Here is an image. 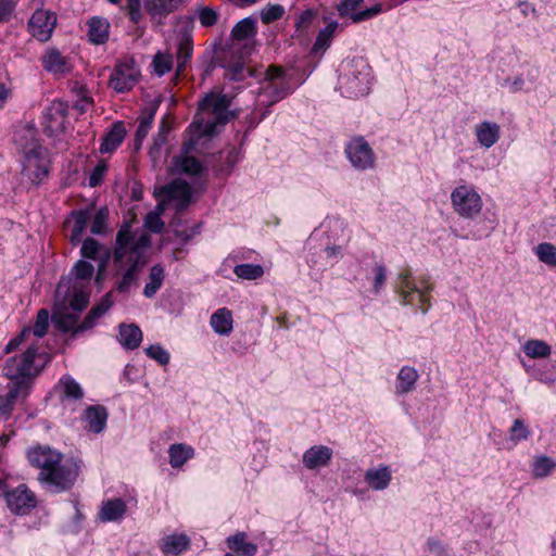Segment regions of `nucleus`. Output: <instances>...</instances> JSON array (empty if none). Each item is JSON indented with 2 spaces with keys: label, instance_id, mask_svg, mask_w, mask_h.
<instances>
[{
  "label": "nucleus",
  "instance_id": "obj_1",
  "mask_svg": "<svg viewBox=\"0 0 556 556\" xmlns=\"http://www.w3.org/2000/svg\"><path fill=\"white\" fill-rule=\"evenodd\" d=\"M230 98L223 93H208L199 103V110L194 121L190 125L191 136L185 140L180 153L173 157L172 166L175 173L197 176L203 170L201 162L190 155L195 149L198 140L212 136L218 126L225 125L231 113L229 111Z\"/></svg>",
  "mask_w": 556,
  "mask_h": 556
},
{
  "label": "nucleus",
  "instance_id": "obj_2",
  "mask_svg": "<svg viewBox=\"0 0 556 556\" xmlns=\"http://www.w3.org/2000/svg\"><path fill=\"white\" fill-rule=\"evenodd\" d=\"M149 245L150 237L143 232H131L128 224L117 231L114 260L123 270L115 286L119 293H128L138 286L139 276L147 264L144 251Z\"/></svg>",
  "mask_w": 556,
  "mask_h": 556
},
{
  "label": "nucleus",
  "instance_id": "obj_3",
  "mask_svg": "<svg viewBox=\"0 0 556 556\" xmlns=\"http://www.w3.org/2000/svg\"><path fill=\"white\" fill-rule=\"evenodd\" d=\"M302 83L293 70H283L277 65L268 66L256 98L257 106H265L266 110L258 118L251 119L250 127H255L269 114V106L291 94Z\"/></svg>",
  "mask_w": 556,
  "mask_h": 556
},
{
  "label": "nucleus",
  "instance_id": "obj_4",
  "mask_svg": "<svg viewBox=\"0 0 556 556\" xmlns=\"http://www.w3.org/2000/svg\"><path fill=\"white\" fill-rule=\"evenodd\" d=\"M393 289L402 305L410 306L424 315L429 312L433 283L428 275L415 276L409 268L403 269L396 275Z\"/></svg>",
  "mask_w": 556,
  "mask_h": 556
},
{
  "label": "nucleus",
  "instance_id": "obj_5",
  "mask_svg": "<svg viewBox=\"0 0 556 556\" xmlns=\"http://www.w3.org/2000/svg\"><path fill=\"white\" fill-rule=\"evenodd\" d=\"M371 85V68L364 58L342 62L338 78V89L342 96L351 99L365 97L369 93Z\"/></svg>",
  "mask_w": 556,
  "mask_h": 556
},
{
  "label": "nucleus",
  "instance_id": "obj_6",
  "mask_svg": "<svg viewBox=\"0 0 556 556\" xmlns=\"http://www.w3.org/2000/svg\"><path fill=\"white\" fill-rule=\"evenodd\" d=\"M26 142L21 144L23 179H26L31 186L40 185L49 175L50 159L49 151L31 131L25 136Z\"/></svg>",
  "mask_w": 556,
  "mask_h": 556
},
{
  "label": "nucleus",
  "instance_id": "obj_7",
  "mask_svg": "<svg viewBox=\"0 0 556 556\" xmlns=\"http://www.w3.org/2000/svg\"><path fill=\"white\" fill-rule=\"evenodd\" d=\"M26 345L25 352L5 361L2 371L10 382L23 381L29 390L30 378L37 376L48 363V354L43 351L39 352L36 343Z\"/></svg>",
  "mask_w": 556,
  "mask_h": 556
},
{
  "label": "nucleus",
  "instance_id": "obj_8",
  "mask_svg": "<svg viewBox=\"0 0 556 556\" xmlns=\"http://www.w3.org/2000/svg\"><path fill=\"white\" fill-rule=\"evenodd\" d=\"M80 471V462L74 458H62L39 481L53 493L70 490L76 482Z\"/></svg>",
  "mask_w": 556,
  "mask_h": 556
},
{
  "label": "nucleus",
  "instance_id": "obj_9",
  "mask_svg": "<svg viewBox=\"0 0 556 556\" xmlns=\"http://www.w3.org/2000/svg\"><path fill=\"white\" fill-rule=\"evenodd\" d=\"M344 154L351 166L356 170H371L376 166V154L362 136L353 137L346 142Z\"/></svg>",
  "mask_w": 556,
  "mask_h": 556
},
{
  "label": "nucleus",
  "instance_id": "obj_10",
  "mask_svg": "<svg viewBox=\"0 0 556 556\" xmlns=\"http://www.w3.org/2000/svg\"><path fill=\"white\" fill-rule=\"evenodd\" d=\"M454 211L465 218H472L482 208L480 194L470 185L457 186L451 193Z\"/></svg>",
  "mask_w": 556,
  "mask_h": 556
},
{
  "label": "nucleus",
  "instance_id": "obj_11",
  "mask_svg": "<svg viewBox=\"0 0 556 556\" xmlns=\"http://www.w3.org/2000/svg\"><path fill=\"white\" fill-rule=\"evenodd\" d=\"M256 33V20L252 16L242 18L231 30L230 48L239 50L242 58L250 55L255 48Z\"/></svg>",
  "mask_w": 556,
  "mask_h": 556
},
{
  "label": "nucleus",
  "instance_id": "obj_12",
  "mask_svg": "<svg viewBox=\"0 0 556 556\" xmlns=\"http://www.w3.org/2000/svg\"><path fill=\"white\" fill-rule=\"evenodd\" d=\"M49 312L45 308L38 311L35 325L33 327H24L18 336L11 339L4 348L5 353H11L16 350L21 344L35 343L33 337L36 339L43 338L49 329Z\"/></svg>",
  "mask_w": 556,
  "mask_h": 556
},
{
  "label": "nucleus",
  "instance_id": "obj_13",
  "mask_svg": "<svg viewBox=\"0 0 556 556\" xmlns=\"http://www.w3.org/2000/svg\"><path fill=\"white\" fill-rule=\"evenodd\" d=\"M55 300L68 302L75 312H81L89 303V290L87 287L70 285V279H62L55 290Z\"/></svg>",
  "mask_w": 556,
  "mask_h": 556
},
{
  "label": "nucleus",
  "instance_id": "obj_14",
  "mask_svg": "<svg viewBox=\"0 0 556 556\" xmlns=\"http://www.w3.org/2000/svg\"><path fill=\"white\" fill-rule=\"evenodd\" d=\"M139 75L140 71L132 61L121 62L111 74L110 86L116 92H127L138 83Z\"/></svg>",
  "mask_w": 556,
  "mask_h": 556
},
{
  "label": "nucleus",
  "instance_id": "obj_15",
  "mask_svg": "<svg viewBox=\"0 0 556 556\" xmlns=\"http://www.w3.org/2000/svg\"><path fill=\"white\" fill-rule=\"evenodd\" d=\"M56 25V15L49 11L37 8L28 21V30L34 38L41 42L48 41Z\"/></svg>",
  "mask_w": 556,
  "mask_h": 556
},
{
  "label": "nucleus",
  "instance_id": "obj_16",
  "mask_svg": "<svg viewBox=\"0 0 556 556\" xmlns=\"http://www.w3.org/2000/svg\"><path fill=\"white\" fill-rule=\"evenodd\" d=\"M9 509L17 515H25L36 506V496L25 484L5 492L4 494Z\"/></svg>",
  "mask_w": 556,
  "mask_h": 556
},
{
  "label": "nucleus",
  "instance_id": "obj_17",
  "mask_svg": "<svg viewBox=\"0 0 556 556\" xmlns=\"http://www.w3.org/2000/svg\"><path fill=\"white\" fill-rule=\"evenodd\" d=\"M27 457L33 466L40 469L38 476V480H40L53 466L58 465L63 455L49 446H38L29 450Z\"/></svg>",
  "mask_w": 556,
  "mask_h": 556
},
{
  "label": "nucleus",
  "instance_id": "obj_18",
  "mask_svg": "<svg viewBox=\"0 0 556 556\" xmlns=\"http://www.w3.org/2000/svg\"><path fill=\"white\" fill-rule=\"evenodd\" d=\"M165 201H175L177 211L185 210L191 201L192 188L182 179H174L160 190Z\"/></svg>",
  "mask_w": 556,
  "mask_h": 556
},
{
  "label": "nucleus",
  "instance_id": "obj_19",
  "mask_svg": "<svg viewBox=\"0 0 556 556\" xmlns=\"http://www.w3.org/2000/svg\"><path fill=\"white\" fill-rule=\"evenodd\" d=\"M333 451L323 444L308 447L302 455V465L309 471H317L328 467L332 460Z\"/></svg>",
  "mask_w": 556,
  "mask_h": 556
},
{
  "label": "nucleus",
  "instance_id": "obj_20",
  "mask_svg": "<svg viewBox=\"0 0 556 556\" xmlns=\"http://www.w3.org/2000/svg\"><path fill=\"white\" fill-rule=\"evenodd\" d=\"M7 393L0 396V416L7 419L14 408L17 400L24 399L28 394L27 386L21 382H9Z\"/></svg>",
  "mask_w": 556,
  "mask_h": 556
},
{
  "label": "nucleus",
  "instance_id": "obj_21",
  "mask_svg": "<svg viewBox=\"0 0 556 556\" xmlns=\"http://www.w3.org/2000/svg\"><path fill=\"white\" fill-rule=\"evenodd\" d=\"M419 374L413 366H402L396 374L394 393L397 396H405L416 390Z\"/></svg>",
  "mask_w": 556,
  "mask_h": 556
},
{
  "label": "nucleus",
  "instance_id": "obj_22",
  "mask_svg": "<svg viewBox=\"0 0 556 556\" xmlns=\"http://www.w3.org/2000/svg\"><path fill=\"white\" fill-rule=\"evenodd\" d=\"M364 481L372 491H384L392 481V470L382 464L368 468L364 473Z\"/></svg>",
  "mask_w": 556,
  "mask_h": 556
},
{
  "label": "nucleus",
  "instance_id": "obj_23",
  "mask_svg": "<svg viewBox=\"0 0 556 556\" xmlns=\"http://www.w3.org/2000/svg\"><path fill=\"white\" fill-rule=\"evenodd\" d=\"M225 542L229 552L238 556H255L258 552L257 544L250 541L248 533L243 531L229 535Z\"/></svg>",
  "mask_w": 556,
  "mask_h": 556
},
{
  "label": "nucleus",
  "instance_id": "obj_24",
  "mask_svg": "<svg viewBox=\"0 0 556 556\" xmlns=\"http://www.w3.org/2000/svg\"><path fill=\"white\" fill-rule=\"evenodd\" d=\"M475 135L481 147L490 149L501 137V126L495 122L483 121L475 126Z\"/></svg>",
  "mask_w": 556,
  "mask_h": 556
},
{
  "label": "nucleus",
  "instance_id": "obj_25",
  "mask_svg": "<svg viewBox=\"0 0 556 556\" xmlns=\"http://www.w3.org/2000/svg\"><path fill=\"white\" fill-rule=\"evenodd\" d=\"M108 410L102 405H91L87 407L83 415V420L86 422V428L89 432L101 433L108 421Z\"/></svg>",
  "mask_w": 556,
  "mask_h": 556
},
{
  "label": "nucleus",
  "instance_id": "obj_26",
  "mask_svg": "<svg viewBox=\"0 0 556 556\" xmlns=\"http://www.w3.org/2000/svg\"><path fill=\"white\" fill-rule=\"evenodd\" d=\"M127 505L123 498H110L103 501L98 513L101 522H115L124 518Z\"/></svg>",
  "mask_w": 556,
  "mask_h": 556
},
{
  "label": "nucleus",
  "instance_id": "obj_27",
  "mask_svg": "<svg viewBox=\"0 0 556 556\" xmlns=\"http://www.w3.org/2000/svg\"><path fill=\"white\" fill-rule=\"evenodd\" d=\"M210 326L219 336L228 337L233 330L232 312L227 307L216 309L210 318Z\"/></svg>",
  "mask_w": 556,
  "mask_h": 556
},
{
  "label": "nucleus",
  "instance_id": "obj_28",
  "mask_svg": "<svg viewBox=\"0 0 556 556\" xmlns=\"http://www.w3.org/2000/svg\"><path fill=\"white\" fill-rule=\"evenodd\" d=\"M365 279L370 285L369 293L374 296H380L386 289L388 279V268L384 263L376 262Z\"/></svg>",
  "mask_w": 556,
  "mask_h": 556
},
{
  "label": "nucleus",
  "instance_id": "obj_29",
  "mask_svg": "<svg viewBox=\"0 0 556 556\" xmlns=\"http://www.w3.org/2000/svg\"><path fill=\"white\" fill-rule=\"evenodd\" d=\"M113 303L112 292H108L101 298L100 302L90 309L76 331L91 329L96 325L97 320L112 307Z\"/></svg>",
  "mask_w": 556,
  "mask_h": 556
},
{
  "label": "nucleus",
  "instance_id": "obj_30",
  "mask_svg": "<svg viewBox=\"0 0 556 556\" xmlns=\"http://www.w3.org/2000/svg\"><path fill=\"white\" fill-rule=\"evenodd\" d=\"M42 66L55 75H64L71 71V64L66 56L58 50H49L42 58Z\"/></svg>",
  "mask_w": 556,
  "mask_h": 556
},
{
  "label": "nucleus",
  "instance_id": "obj_31",
  "mask_svg": "<svg viewBox=\"0 0 556 556\" xmlns=\"http://www.w3.org/2000/svg\"><path fill=\"white\" fill-rule=\"evenodd\" d=\"M126 130L122 122H116L111 129L104 135L100 144L101 153H111L115 151L124 141Z\"/></svg>",
  "mask_w": 556,
  "mask_h": 556
},
{
  "label": "nucleus",
  "instance_id": "obj_32",
  "mask_svg": "<svg viewBox=\"0 0 556 556\" xmlns=\"http://www.w3.org/2000/svg\"><path fill=\"white\" fill-rule=\"evenodd\" d=\"M343 248L337 244L326 245L319 255L324 262L319 263L317 260L313 257L308 258L307 262L311 267L317 268L318 270H324L327 266H333L343 257Z\"/></svg>",
  "mask_w": 556,
  "mask_h": 556
},
{
  "label": "nucleus",
  "instance_id": "obj_33",
  "mask_svg": "<svg viewBox=\"0 0 556 556\" xmlns=\"http://www.w3.org/2000/svg\"><path fill=\"white\" fill-rule=\"evenodd\" d=\"M118 341L126 350L137 349L142 341V331L136 324H121L118 327Z\"/></svg>",
  "mask_w": 556,
  "mask_h": 556
},
{
  "label": "nucleus",
  "instance_id": "obj_34",
  "mask_svg": "<svg viewBox=\"0 0 556 556\" xmlns=\"http://www.w3.org/2000/svg\"><path fill=\"white\" fill-rule=\"evenodd\" d=\"M168 458L172 468H181L188 460L194 457L195 451L186 443H174L168 447Z\"/></svg>",
  "mask_w": 556,
  "mask_h": 556
},
{
  "label": "nucleus",
  "instance_id": "obj_35",
  "mask_svg": "<svg viewBox=\"0 0 556 556\" xmlns=\"http://www.w3.org/2000/svg\"><path fill=\"white\" fill-rule=\"evenodd\" d=\"M88 222L89 213L87 211L72 213L71 219L66 223V227L71 228L70 240L72 244L76 245L81 242V237L87 228Z\"/></svg>",
  "mask_w": 556,
  "mask_h": 556
},
{
  "label": "nucleus",
  "instance_id": "obj_36",
  "mask_svg": "<svg viewBox=\"0 0 556 556\" xmlns=\"http://www.w3.org/2000/svg\"><path fill=\"white\" fill-rule=\"evenodd\" d=\"M94 273V267L91 263L79 260L72 268L70 276V285L88 287Z\"/></svg>",
  "mask_w": 556,
  "mask_h": 556
},
{
  "label": "nucleus",
  "instance_id": "obj_37",
  "mask_svg": "<svg viewBox=\"0 0 556 556\" xmlns=\"http://www.w3.org/2000/svg\"><path fill=\"white\" fill-rule=\"evenodd\" d=\"M80 254L84 258L101 261L102 265L108 261L110 251L96 239L87 238L83 241Z\"/></svg>",
  "mask_w": 556,
  "mask_h": 556
},
{
  "label": "nucleus",
  "instance_id": "obj_38",
  "mask_svg": "<svg viewBox=\"0 0 556 556\" xmlns=\"http://www.w3.org/2000/svg\"><path fill=\"white\" fill-rule=\"evenodd\" d=\"M179 3L180 0H148L146 9L152 20L161 22L162 18L176 10Z\"/></svg>",
  "mask_w": 556,
  "mask_h": 556
},
{
  "label": "nucleus",
  "instance_id": "obj_39",
  "mask_svg": "<svg viewBox=\"0 0 556 556\" xmlns=\"http://www.w3.org/2000/svg\"><path fill=\"white\" fill-rule=\"evenodd\" d=\"M190 540L186 534H169L162 541L161 548L164 554L178 556L188 549Z\"/></svg>",
  "mask_w": 556,
  "mask_h": 556
},
{
  "label": "nucleus",
  "instance_id": "obj_40",
  "mask_svg": "<svg viewBox=\"0 0 556 556\" xmlns=\"http://www.w3.org/2000/svg\"><path fill=\"white\" fill-rule=\"evenodd\" d=\"M109 23L104 18L92 17L88 23V37L92 43H104L109 38Z\"/></svg>",
  "mask_w": 556,
  "mask_h": 556
},
{
  "label": "nucleus",
  "instance_id": "obj_41",
  "mask_svg": "<svg viewBox=\"0 0 556 556\" xmlns=\"http://www.w3.org/2000/svg\"><path fill=\"white\" fill-rule=\"evenodd\" d=\"M164 279V267L160 264L153 265L149 273V280L143 288L144 296L148 299L153 298L163 286Z\"/></svg>",
  "mask_w": 556,
  "mask_h": 556
},
{
  "label": "nucleus",
  "instance_id": "obj_42",
  "mask_svg": "<svg viewBox=\"0 0 556 556\" xmlns=\"http://www.w3.org/2000/svg\"><path fill=\"white\" fill-rule=\"evenodd\" d=\"M523 353L530 358H546L552 353V348L543 340L530 339L522 345Z\"/></svg>",
  "mask_w": 556,
  "mask_h": 556
},
{
  "label": "nucleus",
  "instance_id": "obj_43",
  "mask_svg": "<svg viewBox=\"0 0 556 556\" xmlns=\"http://www.w3.org/2000/svg\"><path fill=\"white\" fill-rule=\"evenodd\" d=\"M192 55V40L189 36H182L177 48V74H180Z\"/></svg>",
  "mask_w": 556,
  "mask_h": 556
},
{
  "label": "nucleus",
  "instance_id": "obj_44",
  "mask_svg": "<svg viewBox=\"0 0 556 556\" xmlns=\"http://www.w3.org/2000/svg\"><path fill=\"white\" fill-rule=\"evenodd\" d=\"M152 66L154 70V73L161 77L165 74L169 73L173 70L174 66V55L173 53L166 51L162 52L159 51L153 58Z\"/></svg>",
  "mask_w": 556,
  "mask_h": 556
},
{
  "label": "nucleus",
  "instance_id": "obj_45",
  "mask_svg": "<svg viewBox=\"0 0 556 556\" xmlns=\"http://www.w3.org/2000/svg\"><path fill=\"white\" fill-rule=\"evenodd\" d=\"M233 273L242 280H256L264 275V268L258 264H238L233 268Z\"/></svg>",
  "mask_w": 556,
  "mask_h": 556
},
{
  "label": "nucleus",
  "instance_id": "obj_46",
  "mask_svg": "<svg viewBox=\"0 0 556 556\" xmlns=\"http://www.w3.org/2000/svg\"><path fill=\"white\" fill-rule=\"evenodd\" d=\"M556 468V462L548 456H539L532 464V475L535 478H545Z\"/></svg>",
  "mask_w": 556,
  "mask_h": 556
},
{
  "label": "nucleus",
  "instance_id": "obj_47",
  "mask_svg": "<svg viewBox=\"0 0 556 556\" xmlns=\"http://www.w3.org/2000/svg\"><path fill=\"white\" fill-rule=\"evenodd\" d=\"M164 212V203L161 202L156 205L155 210L148 213L144 218V226L152 232H161L164 228V222L161 218Z\"/></svg>",
  "mask_w": 556,
  "mask_h": 556
},
{
  "label": "nucleus",
  "instance_id": "obj_48",
  "mask_svg": "<svg viewBox=\"0 0 556 556\" xmlns=\"http://www.w3.org/2000/svg\"><path fill=\"white\" fill-rule=\"evenodd\" d=\"M59 388L62 390V393L70 399L78 400L83 397V389L72 377L65 376L61 378L59 382Z\"/></svg>",
  "mask_w": 556,
  "mask_h": 556
},
{
  "label": "nucleus",
  "instance_id": "obj_49",
  "mask_svg": "<svg viewBox=\"0 0 556 556\" xmlns=\"http://www.w3.org/2000/svg\"><path fill=\"white\" fill-rule=\"evenodd\" d=\"M534 252L542 263L553 267L556 266V247L552 243H540L536 245Z\"/></svg>",
  "mask_w": 556,
  "mask_h": 556
},
{
  "label": "nucleus",
  "instance_id": "obj_50",
  "mask_svg": "<svg viewBox=\"0 0 556 556\" xmlns=\"http://www.w3.org/2000/svg\"><path fill=\"white\" fill-rule=\"evenodd\" d=\"M531 431L522 419H515L509 430V441L516 445L529 439Z\"/></svg>",
  "mask_w": 556,
  "mask_h": 556
},
{
  "label": "nucleus",
  "instance_id": "obj_51",
  "mask_svg": "<svg viewBox=\"0 0 556 556\" xmlns=\"http://www.w3.org/2000/svg\"><path fill=\"white\" fill-rule=\"evenodd\" d=\"M155 110L144 111L139 117V125L136 131V139L141 141L144 139L153 124Z\"/></svg>",
  "mask_w": 556,
  "mask_h": 556
},
{
  "label": "nucleus",
  "instance_id": "obj_52",
  "mask_svg": "<svg viewBox=\"0 0 556 556\" xmlns=\"http://www.w3.org/2000/svg\"><path fill=\"white\" fill-rule=\"evenodd\" d=\"M285 12L286 10L281 4H269L261 10L260 15L264 24H270L280 20Z\"/></svg>",
  "mask_w": 556,
  "mask_h": 556
},
{
  "label": "nucleus",
  "instance_id": "obj_53",
  "mask_svg": "<svg viewBox=\"0 0 556 556\" xmlns=\"http://www.w3.org/2000/svg\"><path fill=\"white\" fill-rule=\"evenodd\" d=\"M109 217V211L105 207L99 208L91 220V232L93 235H103L106 231V222Z\"/></svg>",
  "mask_w": 556,
  "mask_h": 556
},
{
  "label": "nucleus",
  "instance_id": "obj_54",
  "mask_svg": "<svg viewBox=\"0 0 556 556\" xmlns=\"http://www.w3.org/2000/svg\"><path fill=\"white\" fill-rule=\"evenodd\" d=\"M146 354L163 366H166L170 359L169 353L160 344H152L148 346L146 349Z\"/></svg>",
  "mask_w": 556,
  "mask_h": 556
},
{
  "label": "nucleus",
  "instance_id": "obj_55",
  "mask_svg": "<svg viewBox=\"0 0 556 556\" xmlns=\"http://www.w3.org/2000/svg\"><path fill=\"white\" fill-rule=\"evenodd\" d=\"M364 0H342L338 5L337 10L341 17H349L353 21V16L356 15V10L363 4Z\"/></svg>",
  "mask_w": 556,
  "mask_h": 556
},
{
  "label": "nucleus",
  "instance_id": "obj_56",
  "mask_svg": "<svg viewBox=\"0 0 556 556\" xmlns=\"http://www.w3.org/2000/svg\"><path fill=\"white\" fill-rule=\"evenodd\" d=\"M166 139L167 137L166 136H163V135H157L154 137V141H153V144L149 151V154L154 163V165H157L159 163V160L161 159L162 156V148L163 146L165 144L166 142Z\"/></svg>",
  "mask_w": 556,
  "mask_h": 556
},
{
  "label": "nucleus",
  "instance_id": "obj_57",
  "mask_svg": "<svg viewBox=\"0 0 556 556\" xmlns=\"http://www.w3.org/2000/svg\"><path fill=\"white\" fill-rule=\"evenodd\" d=\"M17 4V0H0V23L8 22Z\"/></svg>",
  "mask_w": 556,
  "mask_h": 556
},
{
  "label": "nucleus",
  "instance_id": "obj_58",
  "mask_svg": "<svg viewBox=\"0 0 556 556\" xmlns=\"http://www.w3.org/2000/svg\"><path fill=\"white\" fill-rule=\"evenodd\" d=\"M200 225H197L192 228H184V229H175V237L180 241L184 245L188 243L195 235L199 233Z\"/></svg>",
  "mask_w": 556,
  "mask_h": 556
},
{
  "label": "nucleus",
  "instance_id": "obj_59",
  "mask_svg": "<svg viewBox=\"0 0 556 556\" xmlns=\"http://www.w3.org/2000/svg\"><path fill=\"white\" fill-rule=\"evenodd\" d=\"M199 21L202 26L210 27L217 22V14L210 8H203L199 11Z\"/></svg>",
  "mask_w": 556,
  "mask_h": 556
},
{
  "label": "nucleus",
  "instance_id": "obj_60",
  "mask_svg": "<svg viewBox=\"0 0 556 556\" xmlns=\"http://www.w3.org/2000/svg\"><path fill=\"white\" fill-rule=\"evenodd\" d=\"M381 12H382L381 4H376L371 8H368L366 10H363V11H359L358 13H356V15L353 16V22L358 23L362 21L369 20V18L380 14Z\"/></svg>",
  "mask_w": 556,
  "mask_h": 556
},
{
  "label": "nucleus",
  "instance_id": "obj_61",
  "mask_svg": "<svg viewBox=\"0 0 556 556\" xmlns=\"http://www.w3.org/2000/svg\"><path fill=\"white\" fill-rule=\"evenodd\" d=\"M106 165L104 163H99L93 170L91 172L89 176V186L90 187H97L101 184L104 174L106 172Z\"/></svg>",
  "mask_w": 556,
  "mask_h": 556
},
{
  "label": "nucleus",
  "instance_id": "obj_62",
  "mask_svg": "<svg viewBox=\"0 0 556 556\" xmlns=\"http://www.w3.org/2000/svg\"><path fill=\"white\" fill-rule=\"evenodd\" d=\"M127 9L130 21L137 24L142 17L140 0H127Z\"/></svg>",
  "mask_w": 556,
  "mask_h": 556
},
{
  "label": "nucleus",
  "instance_id": "obj_63",
  "mask_svg": "<svg viewBox=\"0 0 556 556\" xmlns=\"http://www.w3.org/2000/svg\"><path fill=\"white\" fill-rule=\"evenodd\" d=\"M427 551L434 556H447L444 544L435 539H429L427 541Z\"/></svg>",
  "mask_w": 556,
  "mask_h": 556
},
{
  "label": "nucleus",
  "instance_id": "obj_64",
  "mask_svg": "<svg viewBox=\"0 0 556 556\" xmlns=\"http://www.w3.org/2000/svg\"><path fill=\"white\" fill-rule=\"evenodd\" d=\"M66 113V105L63 102H54L49 109L48 115L60 119L59 126L62 125Z\"/></svg>",
  "mask_w": 556,
  "mask_h": 556
}]
</instances>
